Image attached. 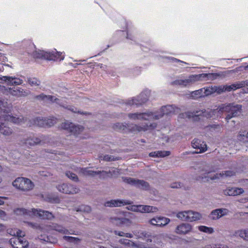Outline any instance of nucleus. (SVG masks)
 I'll return each instance as SVG.
<instances>
[{
    "instance_id": "nucleus-37",
    "label": "nucleus",
    "mask_w": 248,
    "mask_h": 248,
    "mask_svg": "<svg viewBox=\"0 0 248 248\" xmlns=\"http://www.w3.org/2000/svg\"><path fill=\"white\" fill-rule=\"evenodd\" d=\"M127 123H117L114 124L113 128L117 131L123 132L124 133H126V127H127Z\"/></svg>"
},
{
    "instance_id": "nucleus-49",
    "label": "nucleus",
    "mask_w": 248,
    "mask_h": 248,
    "mask_svg": "<svg viewBox=\"0 0 248 248\" xmlns=\"http://www.w3.org/2000/svg\"><path fill=\"white\" fill-rule=\"evenodd\" d=\"M73 124V123L70 122L68 121H65L64 123H62L61 127L62 129L66 130L70 132V129H71Z\"/></svg>"
},
{
    "instance_id": "nucleus-11",
    "label": "nucleus",
    "mask_w": 248,
    "mask_h": 248,
    "mask_svg": "<svg viewBox=\"0 0 248 248\" xmlns=\"http://www.w3.org/2000/svg\"><path fill=\"white\" fill-rule=\"evenodd\" d=\"M122 179L124 182L135 186L137 188L145 190L149 189L150 186L149 183L143 180H140L125 176L122 177Z\"/></svg>"
},
{
    "instance_id": "nucleus-8",
    "label": "nucleus",
    "mask_w": 248,
    "mask_h": 248,
    "mask_svg": "<svg viewBox=\"0 0 248 248\" xmlns=\"http://www.w3.org/2000/svg\"><path fill=\"white\" fill-rule=\"evenodd\" d=\"M213 171H214V170H206L204 173L205 175L204 177L202 176L201 178L200 177V178L201 179L202 181H209V180L219 179L224 176L225 177H231L233 176L235 173L234 171L229 170L222 171L221 173H216L214 174H211V172Z\"/></svg>"
},
{
    "instance_id": "nucleus-25",
    "label": "nucleus",
    "mask_w": 248,
    "mask_h": 248,
    "mask_svg": "<svg viewBox=\"0 0 248 248\" xmlns=\"http://www.w3.org/2000/svg\"><path fill=\"white\" fill-rule=\"evenodd\" d=\"M228 212V210L225 208L217 209L211 212L210 215V217L214 220L217 219L227 215Z\"/></svg>"
},
{
    "instance_id": "nucleus-64",
    "label": "nucleus",
    "mask_w": 248,
    "mask_h": 248,
    "mask_svg": "<svg viewBox=\"0 0 248 248\" xmlns=\"http://www.w3.org/2000/svg\"><path fill=\"white\" fill-rule=\"evenodd\" d=\"M114 233L115 234L120 236H124L125 232L122 231H114Z\"/></svg>"
},
{
    "instance_id": "nucleus-21",
    "label": "nucleus",
    "mask_w": 248,
    "mask_h": 248,
    "mask_svg": "<svg viewBox=\"0 0 248 248\" xmlns=\"http://www.w3.org/2000/svg\"><path fill=\"white\" fill-rule=\"evenodd\" d=\"M44 136L43 135L37 137L33 135L30 136L29 138L25 140L24 143L26 145L29 146H34L35 145L41 144L44 143Z\"/></svg>"
},
{
    "instance_id": "nucleus-62",
    "label": "nucleus",
    "mask_w": 248,
    "mask_h": 248,
    "mask_svg": "<svg viewBox=\"0 0 248 248\" xmlns=\"http://www.w3.org/2000/svg\"><path fill=\"white\" fill-rule=\"evenodd\" d=\"M119 242L122 244L125 245H129L130 244V240L126 239H121L119 240Z\"/></svg>"
},
{
    "instance_id": "nucleus-14",
    "label": "nucleus",
    "mask_w": 248,
    "mask_h": 248,
    "mask_svg": "<svg viewBox=\"0 0 248 248\" xmlns=\"http://www.w3.org/2000/svg\"><path fill=\"white\" fill-rule=\"evenodd\" d=\"M152 111H147L144 112L129 113L128 117L132 120L153 121V116Z\"/></svg>"
},
{
    "instance_id": "nucleus-5",
    "label": "nucleus",
    "mask_w": 248,
    "mask_h": 248,
    "mask_svg": "<svg viewBox=\"0 0 248 248\" xmlns=\"http://www.w3.org/2000/svg\"><path fill=\"white\" fill-rule=\"evenodd\" d=\"M151 91L145 89L138 96L123 101V104L126 106H135L138 107L145 104L149 99Z\"/></svg>"
},
{
    "instance_id": "nucleus-40",
    "label": "nucleus",
    "mask_w": 248,
    "mask_h": 248,
    "mask_svg": "<svg viewBox=\"0 0 248 248\" xmlns=\"http://www.w3.org/2000/svg\"><path fill=\"white\" fill-rule=\"evenodd\" d=\"M244 192V190L242 188L233 187L229 189L227 194L229 196H236L240 195Z\"/></svg>"
},
{
    "instance_id": "nucleus-51",
    "label": "nucleus",
    "mask_w": 248,
    "mask_h": 248,
    "mask_svg": "<svg viewBox=\"0 0 248 248\" xmlns=\"http://www.w3.org/2000/svg\"><path fill=\"white\" fill-rule=\"evenodd\" d=\"M228 85H221L216 87L215 91L218 93H221L223 92H228Z\"/></svg>"
},
{
    "instance_id": "nucleus-61",
    "label": "nucleus",
    "mask_w": 248,
    "mask_h": 248,
    "mask_svg": "<svg viewBox=\"0 0 248 248\" xmlns=\"http://www.w3.org/2000/svg\"><path fill=\"white\" fill-rule=\"evenodd\" d=\"M111 172L109 173L110 177L117 176L119 174V170L117 169H115L112 171H111Z\"/></svg>"
},
{
    "instance_id": "nucleus-38",
    "label": "nucleus",
    "mask_w": 248,
    "mask_h": 248,
    "mask_svg": "<svg viewBox=\"0 0 248 248\" xmlns=\"http://www.w3.org/2000/svg\"><path fill=\"white\" fill-rule=\"evenodd\" d=\"M226 74L227 72H220L219 73L204 74V75L211 79H216L218 77H224Z\"/></svg>"
},
{
    "instance_id": "nucleus-6",
    "label": "nucleus",
    "mask_w": 248,
    "mask_h": 248,
    "mask_svg": "<svg viewBox=\"0 0 248 248\" xmlns=\"http://www.w3.org/2000/svg\"><path fill=\"white\" fill-rule=\"evenodd\" d=\"M178 108L174 105H167L163 106L156 111H152L153 120H156L165 117V119H170V116L177 112Z\"/></svg>"
},
{
    "instance_id": "nucleus-19",
    "label": "nucleus",
    "mask_w": 248,
    "mask_h": 248,
    "mask_svg": "<svg viewBox=\"0 0 248 248\" xmlns=\"http://www.w3.org/2000/svg\"><path fill=\"white\" fill-rule=\"evenodd\" d=\"M198 78L197 75H191L188 78L185 79H177L171 82L172 85H179L183 87H186L192 82L196 81Z\"/></svg>"
},
{
    "instance_id": "nucleus-28",
    "label": "nucleus",
    "mask_w": 248,
    "mask_h": 248,
    "mask_svg": "<svg viewBox=\"0 0 248 248\" xmlns=\"http://www.w3.org/2000/svg\"><path fill=\"white\" fill-rule=\"evenodd\" d=\"M15 214L17 216H27L32 217L33 215V208L28 210L24 208H16L14 210Z\"/></svg>"
},
{
    "instance_id": "nucleus-29",
    "label": "nucleus",
    "mask_w": 248,
    "mask_h": 248,
    "mask_svg": "<svg viewBox=\"0 0 248 248\" xmlns=\"http://www.w3.org/2000/svg\"><path fill=\"white\" fill-rule=\"evenodd\" d=\"M34 98L36 100L39 101H44L45 100H49L50 101L53 102L58 103V101L59 99L55 98L54 96L50 95H46L43 93H41L40 94L36 95L34 97Z\"/></svg>"
},
{
    "instance_id": "nucleus-33",
    "label": "nucleus",
    "mask_w": 248,
    "mask_h": 248,
    "mask_svg": "<svg viewBox=\"0 0 248 248\" xmlns=\"http://www.w3.org/2000/svg\"><path fill=\"white\" fill-rule=\"evenodd\" d=\"M13 132L12 129L4 123L0 122V133L5 136H9Z\"/></svg>"
},
{
    "instance_id": "nucleus-54",
    "label": "nucleus",
    "mask_w": 248,
    "mask_h": 248,
    "mask_svg": "<svg viewBox=\"0 0 248 248\" xmlns=\"http://www.w3.org/2000/svg\"><path fill=\"white\" fill-rule=\"evenodd\" d=\"M239 235L244 240L248 241V229L240 231Z\"/></svg>"
},
{
    "instance_id": "nucleus-55",
    "label": "nucleus",
    "mask_w": 248,
    "mask_h": 248,
    "mask_svg": "<svg viewBox=\"0 0 248 248\" xmlns=\"http://www.w3.org/2000/svg\"><path fill=\"white\" fill-rule=\"evenodd\" d=\"M140 235L142 237H143L145 239H147V242H151L152 241V239L151 238V234L149 232L146 231H142L140 232Z\"/></svg>"
},
{
    "instance_id": "nucleus-42",
    "label": "nucleus",
    "mask_w": 248,
    "mask_h": 248,
    "mask_svg": "<svg viewBox=\"0 0 248 248\" xmlns=\"http://www.w3.org/2000/svg\"><path fill=\"white\" fill-rule=\"evenodd\" d=\"M198 230L203 232H205L208 234H212L214 232V229L212 227H207L206 226L201 225L198 227Z\"/></svg>"
},
{
    "instance_id": "nucleus-27",
    "label": "nucleus",
    "mask_w": 248,
    "mask_h": 248,
    "mask_svg": "<svg viewBox=\"0 0 248 248\" xmlns=\"http://www.w3.org/2000/svg\"><path fill=\"white\" fill-rule=\"evenodd\" d=\"M8 93L13 96H22L27 95V93L23 89L18 87L9 88Z\"/></svg>"
},
{
    "instance_id": "nucleus-18",
    "label": "nucleus",
    "mask_w": 248,
    "mask_h": 248,
    "mask_svg": "<svg viewBox=\"0 0 248 248\" xmlns=\"http://www.w3.org/2000/svg\"><path fill=\"white\" fill-rule=\"evenodd\" d=\"M170 222V218L162 216H156L149 220L151 224L158 227L165 226Z\"/></svg>"
},
{
    "instance_id": "nucleus-22",
    "label": "nucleus",
    "mask_w": 248,
    "mask_h": 248,
    "mask_svg": "<svg viewBox=\"0 0 248 248\" xmlns=\"http://www.w3.org/2000/svg\"><path fill=\"white\" fill-rule=\"evenodd\" d=\"M191 145L194 149L199 150L198 153H202L207 150V145L205 142L198 139H194L191 142Z\"/></svg>"
},
{
    "instance_id": "nucleus-4",
    "label": "nucleus",
    "mask_w": 248,
    "mask_h": 248,
    "mask_svg": "<svg viewBox=\"0 0 248 248\" xmlns=\"http://www.w3.org/2000/svg\"><path fill=\"white\" fill-rule=\"evenodd\" d=\"M242 105L235 103H228L222 104L219 107V111L226 113L225 119L227 122L233 117L238 115L241 111Z\"/></svg>"
},
{
    "instance_id": "nucleus-52",
    "label": "nucleus",
    "mask_w": 248,
    "mask_h": 248,
    "mask_svg": "<svg viewBox=\"0 0 248 248\" xmlns=\"http://www.w3.org/2000/svg\"><path fill=\"white\" fill-rule=\"evenodd\" d=\"M65 174L67 177H68L73 181L77 182L78 180V178L77 175L76 174L73 173L72 172H71L70 171H67Z\"/></svg>"
},
{
    "instance_id": "nucleus-23",
    "label": "nucleus",
    "mask_w": 248,
    "mask_h": 248,
    "mask_svg": "<svg viewBox=\"0 0 248 248\" xmlns=\"http://www.w3.org/2000/svg\"><path fill=\"white\" fill-rule=\"evenodd\" d=\"M33 216H38L43 219L51 220L54 217L52 213L48 211L38 210L35 208H33Z\"/></svg>"
},
{
    "instance_id": "nucleus-15",
    "label": "nucleus",
    "mask_w": 248,
    "mask_h": 248,
    "mask_svg": "<svg viewBox=\"0 0 248 248\" xmlns=\"http://www.w3.org/2000/svg\"><path fill=\"white\" fill-rule=\"evenodd\" d=\"M57 188L60 192L68 194H76L79 191V189L75 186L68 183L59 185Z\"/></svg>"
},
{
    "instance_id": "nucleus-57",
    "label": "nucleus",
    "mask_w": 248,
    "mask_h": 248,
    "mask_svg": "<svg viewBox=\"0 0 248 248\" xmlns=\"http://www.w3.org/2000/svg\"><path fill=\"white\" fill-rule=\"evenodd\" d=\"M205 248H229V247L225 244H217L212 246H208Z\"/></svg>"
},
{
    "instance_id": "nucleus-3",
    "label": "nucleus",
    "mask_w": 248,
    "mask_h": 248,
    "mask_svg": "<svg viewBox=\"0 0 248 248\" xmlns=\"http://www.w3.org/2000/svg\"><path fill=\"white\" fill-rule=\"evenodd\" d=\"M116 33L121 36H125L126 38L129 41V43L131 44L140 45L141 50L144 52L149 51L150 54L152 53L153 50L140 44L141 40L140 34L136 30L128 29L126 32L123 30H118Z\"/></svg>"
},
{
    "instance_id": "nucleus-7",
    "label": "nucleus",
    "mask_w": 248,
    "mask_h": 248,
    "mask_svg": "<svg viewBox=\"0 0 248 248\" xmlns=\"http://www.w3.org/2000/svg\"><path fill=\"white\" fill-rule=\"evenodd\" d=\"M156 124L155 123L150 124H145L141 125L133 124H127L125 133H137L141 131H145L150 129H155Z\"/></svg>"
},
{
    "instance_id": "nucleus-48",
    "label": "nucleus",
    "mask_w": 248,
    "mask_h": 248,
    "mask_svg": "<svg viewBox=\"0 0 248 248\" xmlns=\"http://www.w3.org/2000/svg\"><path fill=\"white\" fill-rule=\"evenodd\" d=\"M47 120H46V126L50 127L53 125L55 124L56 123L57 119L53 116H49L48 117H46Z\"/></svg>"
},
{
    "instance_id": "nucleus-17",
    "label": "nucleus",
    "mask_w": 248,
    "mask_h": 248,
    "mask_svg": "<svg viewBox=\"0 0 248 248\" xmlns=\"http://www.w3.org/2000/svg\"><path fill=\"white\" fill-rule=\"evenodd\" d=\"M132 203V202L129 200L115 199L106 202L104 203V206L110 207H121L122 206L130 204Z\"/></svg>"
},
{
    "instance_id": "nucleus-45",
    "label": "nucleus",
    "mask_w": 248,
    "mask_h": 248,
    "mask_svg": "<svg viewBox=\"0 0 248 248\" xmlns=\"http://www.w3.org/2000/svg\"><path fill=\"white\" fill-rule=\"evenodd\" d=\"M28 82L31 86H37L41 84V81L36 78H28Z\"/></svg>"
},
{
    "instance_id": "nucleus-47",
    "label": "nucleus",
    "mask_w": 248,
    "mask_h": 248,
    "mask_svg": "<svg viewBox=\"0 0 248 248\" xmlns=\"http://www.w3.org/2000/svg\"><path fill=\"white\" fill-rule=\"evenodd\" d=\"M18 239L20 240L19 246L16 248H27L28 247L29 243L25 238L19 237Z\"/></svg>"
},
{
    "instance_id": "nucleus-60",
    "label": "nucleus",
    "mask_w": 248,
    "mask_h": 248,
    "mask_svg": "<svg viewBox=\"0 0 248 248\" xmlns=\"http://www.w3.org/2000/svg\"><path fill=\"white\" fill-rule=\"evenodd\" d=\"M103 160L107 161H110L115 160L116 159L114 158L113 156L106 155L103 156Z\"/></svg>"
},
{
    "instance_id": "nucleus-41",
    "label": "nucleus",
    "mask_w": 248,
    "mask_h": 248,
    "mask_svg": "<svg viewBox=\"0 0 248 248\" xmlns=\"http://www.w3.org/2000/svg\"><path fill=\"white\" fill-rule=\"evenodd\" d=\"M63 239L67 242L73 243L74 244H78L80 241V239L78 237L66 235L63 236Z\"/></svg>"
},
{
    "instance_id": "nucleus-2",
    "label": "nucleus",
    "mask_w": 248,
    "mask_h": 248,
    "mask_svg": "<svg viewBox=\"0 0 248 248\" xmlns=\"http://www.w3.org/2000/svg\"><path fill=\"white\" fill-rule=\"evenodd\" d=\"M22 46L26 49L28 53L33 57L43 59L48 61H61L64 59L62 53L56 50L52 51L36 50L35 46L31 40H24L22 42Z\"/></svg>"
},
{
    "instance_id": "nucleus-36",
    "label": "nucleus",
    "mask_w": 248,
    "mask_h": 248,
    "mask_svg": "<svg viewBox=\"0 0 248 248\" xmlns=\"http://www.w3.org/2000/svg\"><path fill=\"white\" fill-rule=\"evenodd\" d=\"M84 129L82 126L79 125H75L74 124L70 129V132L74 136H78L79 134Z\"/></svg>"
},
{
    "instance_id": "nucleus-30",
    "label": "nucleus",
    "mask_w": 248,
    "mask_h": 248,
    "mask_svg": "<svg viewBox=\"0 0 248 248\" xmlns=\"http://www.w3.org/2000/svg\"><path fill=\"white\" fill-rule=\"evenodd\" d=\"M52 228L53 230H54L57 232H58L62 234L77 235L76 233L69 232L68 230L65 229L63 226L58 225L57 224H52Z\"/></svg>"
},
{
    "instance_id": "nucleus-31",
    "label": "nucleus",
    "mask_w": 248,
    "mask_h": 248,
    "mask_svg": "<svg viewBox=\"0 0 248 248\" xmlns=\"http://www.w3.org/2000/svg\"><path fill=\"white\" fill-rule=\"evenodd\" d=\"M209 94L208 90H205V92L203 93V89H200L198 90L193 91L191 93V96L193 99H197L199 97H202L204 95H207Z\"/></svg>"
},
{
    "instance_id": "nucleus-39",
    "label": "nucleus",
    "mask_w": 248,
    "mask_h": 248,
    "mask_svg": "<svg viewBox=\"0 0 248 248\" xmlns=\"http://www.w3.org/2000/svg\"><path fill=\"white\" fill-rule=\"evenodd\" d=\"M57 104H59L63 108L72 111L74 113H78L80 114H86V113H84L83 112H81L80 111L77 110V108H75L74 106L67 105V104H64L63 103H60L59 102V100L58 101V103H57Z\"/></svg>"
},
{
    "instance_id": "nucleus-35",
    "label": "nucleus",
    "mask_w": 248,
    "mask_h": 248,
    "mask_svg": "<svg viewBox=\"0 0 248 248\" xmlns=\"http://www.w3.org/2000/svg\"><path fill=\"white\" fill-rule=\"evenodd\" d=\"M126 71H128V73L124 74L125 76H136L139 75L141 71V68L140 67H135L133 69H127Z\"/></svg>"
},
{
    "instance_id": "nucleus-13",
    "label": "nucleus",
    "mask_w": 248,
    "mask_h": 248,
    "mask_svg": "<svg viewBox=\"0 0 248 248\" xmlns=\"http://www.w3.org/2000/svg\"><path fill=\"white\" fill-rule=\"evenodd\" d=\"M128 205V206H127L126 208L128 210L133 212H140L142 213H149L151 212H155L157 211V207L150 205H131V203Z\"/></svg>"
},
{
    "instance_id": "nucleus-59",
    "label": "nucleus",
    "mask_w": 248,
    "mask_h": 248,
    "mask_svg": "<svg viewBox=\"0 0 248 248\" xmlns=\"http://www.w3.org/2000/svg\"><path fill=\"white\" fill-rule=\"evenodd\" d=\"M183 186V184L180 182H174L170 185V187L172 188H181Z\"/></svg>"
},
{
    "instance_id": "nucleus-58",
    "label": "nucleus",
    "mask_w": 248,
    "mask_h": 248,
    "mask_svg": "<svg viewBox=\"0 0 248 248\" xmlns=\"http://www.w3.org/2000/svg\"><path fill=\"white\" fill-rule=\"evenodd\" d=\"M247 134H248V132L247 131H240L238 136V139L239 140H242L243 138H245L246 140L247 138Z\"/></svg>"
},
{
    "instance_id": "nucleus-12",
    "label": "nucleus",
    "mask_w": 248,
    "mask_h": 248,
    "mask_svg": "<svg viewBox=\"0 0 248 248\" xmlns=\"http://www.w3.org/2000/svg\"><path fill=\"white\" fill-rule=\"evenodd\" d=\"M121 213L124 215V217L121 216L112 217L110 218L111 222L118 227L130 226L132 224V221L126 217L127 214H129L130 213L124 212H122Z\"/></svg>"
},
{
    "instance_id": "nucleus-53",
    "label": "nucleus",
    "mask_w": 248,
    "mask_h": 248,
    "mask_svg": "<svg viewBox=\"0 0 248 248\" xmlns=\"http://www.w3.org/2000/svg\"><path fill=\"white\" fill-rule=\"evenodd\" d=\"M19 241L18 238L14 237L9 240V243L13 248H16V247L19 246Z\"/></svg>"
},
{
    "instance_id": "nucleus-44",
    "label": "nucleus",
    "mask_w": 248,
    "mask_h": 248,
    "mask_svg": "<svg viewBox=\"0 0 248 248\" xmlns=\"http://www.w3.org/2000/svg\"><path fill=\"white\" fill-rule=\"evenodd\" d=\"M76 211L78 212L89 213L91 211V208L89 205L82 204L77 207Z\"/></svg>"
},
{
    "instance_id": "nucleus-9",
    "label": "nucleus",
    "mask_w": 248,
    "mask_h": 248,
    "mask_svg": "<svg viewBox=\"0 0 248 248\" xmlns=\"http://www.w3.org/2000/svg\"><path fill=\"white\" fill-rule=\"evenodd\" d=\"M13 186L22 191H28L34 186L33 183L29 179L24 177H18L13 182Z\"/></svg>"
},
{
    "instance_id": "nucleus-16",
    "label": "nucleus",
    "mask_w": 248,
    "mask_h": 248,
    "mask_svg": "<svg viewBox=\"0 0 248 248\" xmlns=\"http://www.w3.org/2000/svg\"><path fill=\"white\" fill-rule=\"evenodd\" d=\"M192 228L188 223H181L176 227L175 232L179 235H186L191 232Z\"/></svg>"
},
{
    "instance_id": "nucleus-34",
    "label": "nucleus",
    "mask_w": 248,
    "mask_h": 248,
    "mask_svg": "<svg viewBox=\"0 0 248 248\" xmlns=\"http://www.w3.org/2000/svg\"><path fill=\"white\" fill-rule=\"evenodd\" d=\"M160 58L164 59V62H171V63H184L186 65H189V63L186 62H185L182 61L180 60L176 59L175 58L172 57H168V56H160Z\"/></svg>"
},
{
    "instance_id": "nucleus-63",
    "label": "nucleus",
    "mask_w": 248,
    "mask_h": 248,
    "mask_svg": "<svg viewBox=\"0 0 248 248\" xmlns=\"http://www.w3.org/2000/svg\"><path fill=\"white\" fill-rule=\"evenodd\" d=\"M239 82L240 86H241V88L246 87V86H248V79L244 80V81H242Z\"/></svg>"
},
{
    "instance_id": "nucleus-26",
    "label": "nucleus",
    "mask_w": 248,
    "mask_h": 248,
    "mask_svg": "<svg viewBox=\"0 0 248 248\" xmlns=\"http://www.w3.org/2000/svg\"><path fill=\"white\" fill-rule=\"evenodd\" d=\"M187 218V222H193L200 220L202 218L201 214L197 212H195L192 210L186 211Z\"/></svg>"
},
{
    "instance_id": "nucleus-43",
    "label": "nucleus",
    "mask_w": 248,
    "mask_h": 248,
    "mask_svg": "<svg viewBox=\"0 0 248 248\" xmlns=\"http://www.w3.org/2000/svg\"><path fill=\"white\" fill-rule=\"evenodd\" d=\"M16 233H12L13 231L12 230H8V232L11 235L17 236L16 238L21 237L23 238L25 235V232H23L21 230L19 229H15Z\"/></svg>"
},
{
    "instance_id": "nucleus-56",
    "label": "nucleus",
    "mask_w": 248,
    "mask_h": 248,
    "mask_svg": "<svg viewBox=\"0 0 248 248\" xmlns=\"http://www.w3.org/2000/svg\"><path fill=\"white\" fill-rule=\"evenodd\" d=\"M25 223L27 224V225L33 229H39L40 228V225L34 222H30V221H25Z\"/></svg>"
},
{
    "instance_id": "nucleus-32",
    "label": "nucleus",
    "mask_w": 248,
    "mask_h": 248,
    "mask_svg": "<svg viewBox=\"0 0 248 248\" xmlns=\"http://www.w3.org/2000/svg\"><path fill=\"white\" fill-rule=\"evenodd\" d=\"M170 152L169 151H157L151 152L149 154V156L154 157H164L170 155Z\"/></svg>"
},
{
    "instance_id": "nucleus-10",
    "label": "nucleus",
    "mask_w": 248,
    "mask_h": 248,
    "mask_svg": "<svg viewBox=\"0 0 248 248\" xmlns=\"http://www.w3.org/2000/svg\"><path fill=\"white\" fill-rule=\"evenodd\" d=\"M213 112L212 110L206 112L205 110L196 111H187L184 113H181L179 115V118L181 119H190L192 118L194 121H198L200 119V116L203 115L207 118H210L212 117L211 113Z\"/></svg>"
},
{
    "instance_id": "nucleus-46",
    "label": "nucleus",
    "mask_w": 248,
    "mask_h": 248,
    "mask_svg": "<svg viewBox=\"0 0 248 248\" xmlns=\"http://www.w3.org/2000/svg\"><path fill=\"white\" fill-rule=\"evenodd\" d=\"M176 217L182 221H187V216L186 211L178 212L176 214Z\"/></svg>"
},
{
    "instance_id": "nucleus-50",
    "label": "nucleus",
    "mask_w": 248,
    "mask_h": 248,
    "mask_svg": "<svg viewBox=\"0 0 248 248\" xmlns=\"http://www.w3.org/2000/svg\"><path fill=\"white\" fill-rule=\"evenodd\" d=\"M227 88H228V92H231V91H235L237 89H240L241 86H240L239 82H238L228 85Z\"/></svg>"
},
{
    "instance_id": "nucleus-24",
    "label": "nucleus",
    "mask_w": 248,
    "mask_h": 248,
    "mask_svg": "<svg viewBox=\"0 0 248 248\" xmlns=\"http://www.w3.org/2000/svg\"><path fill=\"white\" fill-rule=\"evenodd\" d=\"M4 83L8 85L16 86L21 85L23 83V80L15 77L4 76L1 78Z\"/></svg>"
},
{
    "instance_id": "nucleus-1",
    "label": "nucleus",
    "mask_w": 248,
    "mask_h": 248,
    "mask_svg": "<svg viewBox=\"0 0 248 248\" xmlns=\"http://www.w3.org/2000/svg\"><path fill=\"white\" fill-rule=\"evenodd\" d=\"M11 104H8L7 102L0 98V119L5 121L12 122L15 124H22L27 123V125L30 126L31 125H36L39 127L46 126V117H38L27 122V118L23 116L15 117L11 115Z\"/></svg>"
},
{
    "instance_id": "nucleus-20",
    "label": "nucleus",
    "mask_w": 248,
    "mask_h": 248,
    "mask_svg": "<svg viewBox=\"0 0 248 248\" xmlns=\"http://www.w3.org/2000/svg\"><path fill=\"white\" fill-rule=\"evenodd\" d=\"M83 173L87 175L95 176V175H99V178L102 179H105L108 177H110L109 173H111V171H100V170H92L88 169H85Z\"/></svg>"
}]
</instances>
